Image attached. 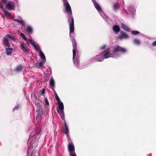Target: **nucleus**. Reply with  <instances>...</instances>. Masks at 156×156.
<instances>
[{
	"mask_svg": "<svg viewBox=\"0 0 156 156\" xmlns=\"http://www.w3.org/2000/svg\"><path fill=\"white\" fill-rule=\"evenodd\" d=\"M45 92V90L44 89H43L41 91V94L42 95H43L44 94Z\"/></svg>",
	"mask_w": 156,
	"mask_h": 156,
	"instance_id": "obj_33",
	"label": "nucleus"
},
{
	"mask_svg": "<svg viewBox=\"0 0 156 156\" xmlns=\"http://www.w3.org/2000/svg\"><path fill=\"white\" fill-rule=\"evenodd\" d=\"M28 41L30 42L32 45H33L35 49H37V46L36 45L34 42L31 39H29Z\"/></svg>",
	"mask_w": 156,
	"mask_h": 156,
	"instance_id": "obj_22",
	"label": "nucleus"
},
{
	"mask_svg": "<svg viewBox=\"0 0 156 156\" xmlns=\"http://www.w3.org/2000/svg\"><path fill=\"white\" fill-rule=\"evenodd\" d=\"M36 107L37 108V112L36 119L37 121H40L41 118L44 112L42 110V106L40 103L36 102Z\"/></svg>",
	"mask_w": 156,
	"mask_h": 156,
	"instance_id": "obj_3",
	"label": "nucleus"
},
{
	"mask_svg": "<svg viewBox=\"0 0 156 156\" xmlns=\"http://www.w3.org/2000/svg\"><path fill=\"white\" fill-rule=\"evenodd\" d=\"M7 0H1L3 4H6Z\"/></svg>",
	"mask_w": 156,
	"mask_h": 156,
	"instance_id": "obj_38",
	"label": "nucleus"
},
{
	"mask_svg": "<svg viewBox=\"0 0 156 156\" xmlns=\"http://www.w3.org/2000/svg\"><path fill=\"white\" fill-rule=\"evenodd\" d=\"M72 41V44L73 45V49H77V44L75 40L73 38Z\"/></svg>",
	"mask_w": 156,
	"mask_h": 156,
	"instance_id": "obj_19",
	"label": "nucleus"
},
{
	"mask_svg": "<svg viewBox=\"0 0 156 156\" xmlns=\"http://www.w3.org/2000/svg\"><path fill=\"white\" fill-rule=\"evenodd\" d=\"M73 153L71 152V153H70V156H76L75 153V152H73Z\"/></svg>",
	"mask_w": 156,
	"mask_h": 156,
	"instance_id": "obj_32",
	"label": "nucleus"
},
{
	"mask_svg": "<svg viewBox=\"0 0 156 156\" xmlns=\"http://www.w3.org/2000/svg\"><path fill=\"white\" fill-rule=\"evenodd\" d=\"M8 38H9L12 40L16 41L17 40V39L14 35L7 34L5 35V37L3 38V43L4 44V45L8 47H10V45L9 42V40Z\"/></svg>",
	"mask_w": 156,
	"mask_h": 156,
	"instance_id": "obj_2",
	"label": "nucleus"
},
{
	"mask_svg": "<svg viewBox=\"0 0 156 156\" xmlns=\"http://www.w3.org/2000/svg\"><path fill=\"white\" fill-rule=\"evenodd\" d=\"M152 45L153 46H156V41H154L152 42Z\"/></svg>",
	"mask_w": 156,
	"mask_h": 156,
	"instance_id": "obj_35",
	"label": "nucleus"
},
{
	"mask_svg": "<svg viewBox=\"0 0 156 156\" xmlns=\"http://www.w3.org/2000/svg\"><path fill=\"white\" fill-rule=\"evenodd\" d=\"M120 8V5L118 3H116L113 4V8L115 11L119 9Z\"/></svg>",
	"mask_w": 156,
	"mask_h": 156,
	"instance_id": "obj_14",
	"label": "nucleus"
},
{
	"mask_svg": "<svg viewBox=\"0 0 156 156\" xmlns=\"http://www.w3.org/2000/svg\"><path fill=\"white\" fill-rule=\"evenodd\" d=\"M134 43L137 45H139L140 44V41L137 39H135L133 40Z\"/></svg>",
	"mask_w": 156,
	"mask_h": 156,
	"instance_id": "obj_25",
	"label": "nucleus"
},
{
	"mask_svg": "<svg viewBox=\"0 0 156 156\" xmlns=\"http://www.w3.org/2000/svg\"><path fill=\"white\" fill-rule=\"evenodd\" d=\"M20 35H21V37L25 40V41H26L27 40V38L25 36V35L22 33H21L20 34Z\"/></svg>",
	"mask_w": 156,
	"mask_h": 156,
	"instance_id": "obj_29",
	"label": "nucleus"
},
{
	"mask_svg": "<svg viewBox=\"0 0 156 156\" xmlns=\"http://www.w3.org/2000/svg\"><path fill=\"white\" fill-rule=\"evenodd\" d=\"M55 97L58 102H59L61 101L57 94L56 93V92L55 93Z\"/></svg>",
	"mask_w": 156,
	"mask_h": 156,
	"instance_id": "obj_27",
	"label": "nucleus"
},
{
	"mask_svg": "<svg viewBox=\"0 0 156 156\" xmlns=\"http://www.w3.org/2000/svg\"><path fill=\"white\" fill-rule=\"evenodd\" d=\"M58 103L59 110L57 109V112L61 116H63L64 115L63 104L61 101L58 102Z\"/></svg>",
	"mask_w": 156,
	"mask_h": 156,
	"instance_id": "obj_6",
	"label": "nucleus"
},
{
	"mask_svg": "<svg viewBox=\"0 0 156 156\" xmlns=\"http://www.w3.org/2000/svg\"><path fill=\"white\" fill-rule=\"evenodd\" d=\"M50 86L52 88H53L55 85V82L52 78H51L50 81Z\"/></svg>",
	"mask_w": 156,
	"mask_h": 156,
	"instance_id": "obj_21",
	"label": "nucleus"
},
{
	"mask_svg": "<svg viewBox=\"0 0 156 156\" xmlns=\"http://www.w3.org/2000/svg\"><path fill=\"white\" fill-rule=\"evenodd\" d=\"M131 32L132 34L134 35H137L140 34L139 32L137 31H132Z\"/></svg>",
	"mask_w": 156,
	"mask_h": 156,
	"instance_id": "obj_28",
	"label": "nucleus"
},
{
	"mask_svg": "<svg viewBox=\"0 0 156 156\" xmlns=\"http://www.w3.org/2000/svg\"><path fill=\"white\" fill-rule=\"evenodd\" d=\"M113 49L112 52L113 54H117L120 52L123 54H125L127 52V50L119 45H116L113 47Z\"/></svg>",
	"mask_w": 156,
	"mask_h": 156,
	"instance_id": "obj_4",
	"label": "nucleus"
},
{
	"mask_svg": "<svg viewBox=\"0 0 156 156\" xmlns=\"http://www.w3.org/2000/svg\"><path fill=\"white\" fill-rule=\"evenodd\" d=\"M20 47L23 50V51L26 54L29 53L30 52L29 49L27 48V47L26 46L25 44L23 42L21 43H20Z\"/></svg>",
	"mask_w": 156,
	"mask_h": 156,
	"instance_id": "obj_7",
	"label": "nucleus"
},
{
	"mask_svg": "<svg viewBox=\"0 0 156 156\" xmlns=\"http://www.w3.org/2000/svg\"><path fill=\"white\" fill-rule=\"evenodd\" d=\"M68 147L69 150L70 152V153L71 152L73 153V152H75L74 146L72 143L71 144H68Z\"/></svg>",
	"mask_w": 156,
	"mask_h": 156,
	"instance_id": "obj_9",
	"label": "nucleus"
},
{
	"mask_svg": "<svg viewBox=\"0 0 156 156\" xmlns=\"http://www.w3.org/2000/svg\"><path fill=\"white\" fill-rule=\"evenodd\" d=\"M109 49H108V51H105L103 52L104 57L105 58H108L109 57V55H110V53L109 51Z\"/></svg>",
	"mask_w": 156,
	"mask_h": 156,
	"instance_id": "obj_10",
	"label": "nucleus"
},
{
	"mask_svg": "<svg viewBox=\"0 0 156 156\" xmlns=\"http://www.w3.org/2000/svg\"><path fill=\"white\" fill-rule=\"evenodd\" d=\"M6 6L7 8L9 10H14V6L11 3L9 2L6 5Z\"/></svg>",
	"mask_w": 156,
	"mask_h": 156,
	"instance_id": "obj_16",
	"label": "nucleus"
},
{
	"mask_svg": "<svg viewBox=\"0 0 156 156\" xmlns=\"http://www.w3.org/2000/svg\"><path fill=\"white\" fill-rule=\"evenodd\" d=\"M100 57L101 56L99 55L98 56H97V57ZM99 58V57L98 58V59H97L98 61V62H101V61H103V58H101V60H99L98 58Z\"/></svg>",
	"mask_w": 156,
	"mask_h": 156,
	"instance_id": "obj_36",
	"label": "nucleus"
},
{
	"mask_svg": "<svg viewBox=\"0 0 156 156\" xmlns=\"http://www.w3.org/2000/svg\"><path fill=\"white\" fill-rule=\"evenodd\" d=\"M44 101L47 105H49V103L48 101L47 98L46 97L44 98Z\"/></svg>",
	"mask_w": 156,
	"mask_h": 156,
	"instance_id": "obj_31",
	"label": "nucleus"
},
{
	"mask_svg": "<svg viewBox=\"0 0 156 156\" xmlns=\"http://www.w3.org/2000/svg\"><path fill=\"white\" fill-rule=\"evenodd\" d=\"M112 29L113 31L116 33H119L120 30L119 27L117 25H115L112 27Z\"/></svg>",
	"mask_w": 156,
	"mask_h": 156,
	"instance_id": "obj_11",
	"label": "nucleus"
},
{
	"mask_svg": "<svg viewBox=\"0 0 156 156\" xmlns=\"http://www.w3.org/2000/svg\"><path fill=\"white\" fill-rule=\"evenodd\" d=\"M43 64L42 62H40L39 63L38 67H41L42 68L44 67V66L43 65Z\"/></svg>",
	"mask_w": 156,
	"mask_h": 156,
	"instance_id": "obj_30",
	"label": "nucleus"
},
{
	"mask_svg": "<svg viewBox=\"0 0 156 156\" xmlns=\"http://www.w3.org/2000/svg\"><path fill=\"white\" fill-rule=\"evenodd\" d=\"M14 20V21L17 22L18 23L21 24L23 27H25L26 26L25 22L22 20H18L16 19Z\"/></svg>",
	"mask_w": 156,
	"mask_h": 156,
	"instance_id": "obj_20",
	"label": "nucleus"
},
{
	"mask_svg": "<svg viewBox=\"0 0 156 156\" xmlns=\"http://www.w3.org/2000/svg\"><path fill=\"white\" fill-rule=\"evenodd\" d=\"M66 12L68 13V22L69 24V33H72L74 32V20L72 16V11L71 6L67 0H62Z\"/></svg>",
	"mask_w": 156,
	"mask_h": 156,
	"instance_id": "obj_1",
	"label": "nucleus"
},
{
	"mask_svg": "<svg viewBox=\"0 0 156 156\" xmlns=\"http://www.w3.org/2000/svg\"><path fill=\"white\" fill-rule=\"evenodd\" d=\"M23 69V66L22 65H20L17 66L15 69L16 72H19L22 71Z\"/></svg>",
	"mask_w": 156,
	"mask_h": 156,
	"instance_id": "obj_18",
	"label": "nucleus"
},
{
	"mask_svg": "<svg viewBox=\"0 0 156 156\" xmlns=\"http://www.w3.org/2000/svg\"><path fill=\"white\" fill-rule=\"evenodd\" d=\"M94 5L95 8L98 11L100 12L102 11V9L99 4L96 2H94Z\"/></svg>",
	"mask_w": 156,
	"mask_h": 156,
	"instance_id": "obj_17",
	"label": "nucleus"
},
{
	"mask_svg": "<svg viewBox=\"0 0 156 156\" xmlns=\"http://www.w3.org/2000/svg\"><path fill=\"white\" fill-rule=\"evenodd\" d=\"M39 55L42 59L44 60V61H45V57L44 54L41 51L40 52Z\"/></svg>",
	"mask_w": 156,
	"mask_h": 156,
	"instance_id": "obj_26",
	"label": "nucleus"
},
{
	"mask_svg": "<svg viewBox=\"0 0 156 156\" xmlns=\"http://www.w3.org/2000/svg\"><path fill=\"white\" fill-rule=\"evenodd\" d=\"M122 28L125 31H127L128 32L131 31L130 29L127 26L125 25L124 24L122 23L121 24Z\"/></svg>",
	"mask_w": 156,
	"mask_h": 156,
	"instance_id": "obj_12",
	"label": "nucleus"
},
{
	"mask_svg": "<svg viewBox=\"0 0 156 156\" xmlns=\"http://www.w3.org/2000/svg\"><path fill=\"white\" fill-rule=\"evenodd\" d=\"M63 130L65 134H68V133L69 129L66 121L65 122V125L63 127Z\"/></svg>",
	"mask_w": 156,
	"mask_h": 156,
	"instance_id": "obj_15",
	"label": "nucleus"
},
{
	"mask_svg": "<svg viewBox=\"0 0 156 156\" xmlns=\"http://www.w3.org/2000/svg\"><path fill=\"white\" fill-rule=\"evenodd\" d=\"M18 106H16L13 109V111H14L15 110H17L18 109Z\"/></svg>",
	"mask_w": 156,
	"mask_h": 156,
	"instance_id": "obj_39",
	"label": "nucleus"
},
{
	"mask_svg": "<svg viewBox=\"0 0 156 156\" xmlns=\"http://www.w3.org/2000/svg\"><path fill=\"white\" fill-rule=\"evenodd\" d=\"M2 10L4 12V15L5 16L8 17L11 16L10 13L6 11L5 9H3Z\"/></svg>",
	"mask_w": 156,
	"mask_h": 156,
	"instance_id": "obj_23",
	"label": "nucleus"
},
{
	"mask_svg": "<svg viewBox=\"0 0 156 156\" xmlns=\"http://www.w3.org/2000/svg\"><path fill=\"white\" fill-rule=\"evenodd\" d=\"M0 8L2 9V10H3V9H4L3 8V5L0 2Z\"/></svg>",
	"mask_w": 156,
	"mask_h": 156,
	"instance_id": "obj_37",
	"label": "nucleus"
},
{
	"mask_svg": "<svg viewBox=\"0 0 156 156\" xmlns=\"http://www.w3.org/2000/svg\"><path fill=\"white\" fill-rule=\"evenodd\" d=\"M77 52V49H73V59L75 64L77 66L78 68L80 69V60H79L78 58H77V59L76 58L75 59H74V58L76 55V53Z\"/></svg>",
	"mask_w": 156,
	"mask_h": 156,
	"instance_id": "obj_5",
	"label": "nucleus"
},
{
	"mask_svg": "<svg viewBox=\"0 0 156 156\" xmlns=\"http://www.w3.org/2000/svg\"><path fill=\"white\" fill-rule=\"evenodd\" d=\"M12 48H10L8 47L6 49V53L7 55H11L12 51H13Z\"/></svg>",
	"mask_w": 156,
	"mask_h": 156,
	"instance_id": "obj_13",
	"label": "nucleus"
},
{
	"mask_svg": "<svg viewBox=\"0 0 156 156\" xmlns=\"http://www.w3.org/2000/svg\"><path fill=\"white\" fill-rule=\"evenodd\" d=\"M120 34L121 35L119 36V38L120 39L122 38H128L129 37L128 35L123 31H121Z\"/></svg>",
	"mask_w": 156,
	"mask_h": 156,
	"instance_id": "obj_8",
	"label": "nucleus"
},
{
	"mask_svg": "<svg viewBox=\"0 0 156 156\" xmlns=\"http://www.w3.org/2000/svg\"><path fill=\"white\" fill-rule=\"evenodd\" d=\"M106 47V46L105 45H103L100 48V49L103 50Z\"/></svg>",
	"mask_w": 156,
	"mask_h": 156,
	"instance_id": "obj_34",
	"label": "nucleus"
},
{
	"mask_svg": "<svg viewBox=\"0 0 156 156\" xmlns=\"http://www.w3.org/2000/svg\"><path fill=\"white\" fill-rule=\"evenodd\" d=\"M26 31L29 33L31 34L33 32V29L30 27L28 26Z\"/></svg>",
	"mask_w": 156,
	"mask_h": 156,
	"instance_id": "obj_24",
	"label": "nucleus"
}]
</instances>
